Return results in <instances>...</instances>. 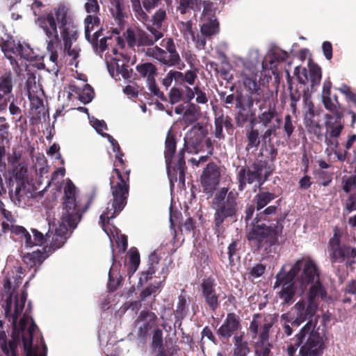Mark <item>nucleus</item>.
Masks as SVG:
<instances>
[{"label":"nucleus","mask_w":356,"mask_h":356,"mask_svg":"<svg viewBox=\"0 0 356 356\" xmlns=\"http://www.w3.org/2000/svg\"><path fill=\"white\" fill-rule=\"evenodd\" d=\"M110 11L118 25V27L113 30L115 35L104 37L99 40V38L102 35V31L98 29L92 34H91V32L95 29V27L98 26L99 18L97 15H88L84 21L85 37L98 54L106 51L105 60L111 76L115 80L127 79L130 78V72L128 67L120 60V57L122 56V53L118 52V49H123L124 46V40L118 36L122 31V26L126 17L124 8L121 1L112 0Z\"/></svg>","instance_id":"1"},{"label":"nucleus","mask_w":356,"mask_h":356,"mask_svg":"<svg viewBox=\"0 0 356 356\" xmlns=\"http://www.w3.org/2000/svg\"><path fill=\"white\" fill-rule=\"evenodd\" d=\"M26 299L25 291L18 296L15 294L13 289L6 300L5 316L13 325V341L10 343L9 348L12 355L15 356L17 343L22 340L26 356H47V346L30 315L31 303L26 306Z\"/></svg>","instance_id":"2"},{"label":"nucleus","mask_w":356,"mask_h":356,"mask_svg":"<svg viewBox=\"0 0 356 356\" xmlns=\"http://www.w3.org/2000/svg\"><path fill=\"white\" fill-rule=\"evenodd\" d=\"M303 270L298 275L297 280L301 286V290L305 291L309 287L306 300L298 301L294 305L296 315L291 314L293 326L298 327L307 318L313 316L317 309V298L322 300L326 298L327 292L320 280V269L316 262L310 260L302 261Z\"/></svg>","instance_id":"3"},{"label":"nucleus","mask_w":356,"mask_h":356,"mask_svg":"<svg viewBox=\"0 0 356 356\" xmlns=\"http://www.w3.org/2000/svg\"><path fill=\"white\" fill-rule=\"evenodd\" d=\"M114 175L110 179L111 190L113 200L108 203L106 211L100 216L102 227L107 234L111 245L115 242L123 252L127 248V238L124 234L120 233V230L110 223V220L122 211L127 204L129 194V172L123 176L117 168L113 169Z\"/></svg>","instance_id":"4"},{"label":"nucleus","mask_w":356,"mask_h":356,"mask_svg":"<svg viewBox=\"0 0 356 356\" xmlns=\"http://www.w3.org/2000/svg\"><path fill=\"white\" fill-rule=\"evenodd\" d=\"M63 214L58 224H50L47 237L52 236V248L56 250L62 247L70 236L81 218L84 210L77 200L78 189L70 179H66L63 188Z\"/></svg>","instance_id":"5"},{"label":"nucleus","mask_w":356,"mask_h":356,"mask_svg":"<svg viewBox=\"0 0 356 356\" xmlns=\"http://www.w3.org/2000/svg\"><path fill=\"white\" fill-rule=\"evenodd\" d=\"M316 323L309 321L296 335L297 343L287 348L289 356H295L297 348L300 347L298 356H318L324 348L323 338L315 330Z\"/></svg>","instance_id":"6"},{"label":"nucleus","mask_w":356,"mask_h":356,"mask_svg":"<svg viewBox=\"0 0 356 356\" xmlns=\"http://www.w3.org/2000/svg\"><path fill=\"white\" fill-rule=\"evenodd\" d=\"M276 211L277 207L272 205L256 216L250 225V230L247 236L249 241H257L259 247H263L265 245L270 246L277 243L278 236L282 229V226L278 224L267 226L262 222L266 220L263 218L264 216L274 214Z\"/></svg>","instance_id":"7"},{"label":"nucleus","mask_w":356,"mask_h":356,"mask_svg":"<svg viewBox=\"0 0 356 356\" xmlns=\"http://www.w3.org/2000/svg\"><path fill=\"white\" fill-rule=\"evenodd\" d=\"M60 13H66L70 18L73 15L68 6L60 3L49 13L40 16L35 19V24L42 30L46 35L47 49L48 52L57 51L56 44L58 41V31L61 35V28L58 23Z\"/></svg>","instance_id":"8"},{"label":"nucleus","mask_w":356,"mask_h":356,"mask_svg":"<svg viewBox=\"0 0 356 356\" xmlns=\"http://www.w3.org/2000/svg\"><path fill=\"white\" fill-rule=\"evenodd\" d=\"M307 260L316 262L311 257H302L295 262L288 272H286L285 270L286 265H284L277 274L274 286L275 288L282 285V289L278 292V296L284 303L288 304L291 302L295 294L294 285L301 289V286L299 284L297 277L300 275L303 270L302 261Z\"/></svg>","instance_id":"9"},{"label":"nucleus","mask_w":356,"mask_h":356,"mask_svg":"<svg viewBox=\"0 0 356 356\" xmlns=\"http://www.w3.org/2000/svg\"><path fill=\"white\" fill-rule=\"evenodd\" d=\"M259 53L257 49L250 50L245 59L238 57L234 60L236 71L240 74L244 86L251 94H259L260 85L257 80Z\"/></svg>","instance_id":"10"},{"label":"nucleus","mask_w":356,"mask_h":356,"mask_svg":"<svg viewBox=\"0 0 356 356\" xmlns=\"http://www.w3.org/2000/svg\"><path fill=\"white\" fill-rule=\"evenodd\" d=\"M58 23L61 29V38L63 41L64 51L70 58L69 64L77 67L80 49L77 46L72 47L78 38V29L74 24V18H70L66 13L58 15Z\"/></svg>","instance_id":"11"},{"label":"nucleus","mask_w":356,"mask_h":356,"mask_svg":"<svg viewBox=\"0 0 356 356\" xmlns=\"http://www.w3.org/2000/svg\"><path fill=\"white\" fill-rule=\"evenodd\" d=\"M227 188H222L218 191L213 199L215 212V226L219 229L225 220L233 218L237 212V196L235 192L227 193Z\"/></svg>","instance_id":"12"},{"label":"nucleus","mask_w":356,"mask_h":356,"mask_svg":"<svg viewBox=\"0 0 356 356\" xmlns=\"http://www.w3.org/2000/svg\"><path fill=\"white\" fill-rule=\"evenodd\" d=\"M272 323L268 321L261 314H255L250 325V331L252 334V339L259 338L254 343L255 356H269L271 344L268 341L269 330Z\"/></svg>","instance_id":"13"},{"label":"nucleus","mask_w":356,"mask_h":356,"mask_svg":"<svg viewBox=\"0 0 356 356\" xmlns=\"http://www.w3.org/2000/svg\"><path fill=\"white\" fill-rule=\"evenodd\" d=\"M325 142L326 145L334 151L339 161H344L347 158L348 151L345 150L341 152L337 150L339 147L338 138L343 129V124L342 122L338 121L337 118L334 120L332 115L326 114L325 115Z\"/></svg>","instance_id":"14"},{"label":"nucleus","mask_w":356,"mask_h":356,"mask_svg":"<svg viewBox=\"0 0 356 356\" xmlns=\"http://www.w3.org/2000/svg\"><path fill=\"white\" fill-rule=\"evenodd\" d=\"M161 44L166 49V51L155 46L148 48L147 50V54L168 66H174L179 64L180 58L179 54L176 51L175 45L172 39H163L161 41Z\"/></svg>","instance_id":"15"},{"label":"nucleus","mask_w":356,"mask_h":356,"mask_svg":"<svg viewBox=\"0 0 356 356\" xmlns=\"http://www.w3.org/2000/svg\"><path fill=\"white\" fill-rule=\"evenodd\" d=\"M148 30L150 34L137 28H128L124 35L129 45H152L163 36V33L154 27H149Z\"/></svg>","instance_id":"16"},{"label":"nucleus","mask_w":356,"mask_h":356,"mask_svg":"<svg viewBox=\"0 0 356 356\" xmlns=\"http://www.w3.org/2000/svg\"><path fill=\"white\" fill-rule=\"evenodd\" d=\"M328 252L332 262H350L356 256V249L350 246L341 245L340 236L335 232L329 242Z\"/></svg>","instance_id":"17"},{"label":"nucleus","mask_w":356,"mask_h":356,"mask_svg":"<svg viewBox=\"0 0 356 356\" xmlns=\"http://www.w3.org/2000/svg\"><path fill=\"white\" fill-rule=\"evenodd\" d=\"M36 191L33 186L24 180L19 181L11 195V200L15 205L25 207L32 204V200L35 197Z\"/></svg>","instance_id":"18"},{"label":"nucleus","mask_w":356,"mask_h":356,"mask_svg":"<svg viewBox=\"0 0 356 356\" xmlns=\"http://www.w3.org/2000/svg\"><path fill=\"white\" fill-rule=\"evenodd\" d=\"M157 317L156 314L149 311L140 312L136 321L137 336L140 340H144L156 326Z\"/></svg>","instance_id":"19"},{"label":"nucleus","mask_w":356,"mask_h":356,"mask_svg":"<svg viewBox=\"0 0 356 356\" xmlns=\"http://www.w3.org/2000/svg\"><path fill=\"white\" fill-rule=\"evenodd\" d=\"M208 131L206 127L197 124L188 131L184 138V149L188 153H197L200 143L206 137Z\"/></svg>","instance_id":"20"},{"label":"nucleus","mask_w":356,"mask_h":356,"mask_svg":"<svg viewBox=\"0 0 356 356\" xmlns=\"http://www.w3.org/2000/svg\"><path fill=\"white\" fill-rule=\"evenodd\" d=\"M220 171L214 163H210L201 175V184L206 193H212L219 184Z\"/></svg>","instance_id":"21"},{"label":"nucleus","mask_w":356,"mask_h":356,"mask_svg":"<svg viewBox=\"0 0 356 356\" xmlns=\"http://www.w3.org/2000/svg\"><path fill=\"white\" fill-rule=\"evenodd\" d=\"M12 232L19 236V238L24 243L25 248H32L33 246H40L44 241V236L41 232L36 229H33V236L29 232L22 226H13Z\"/></svg>","instance_id":"22"},{"label":"nucleus","mask_w":356,"mask_h":356,"mask_svg":"<svg viewBox=\"0 0 356 356\" xmlns=\"http://www.w3.org/2000/svg\"><path fill=\"white\" fill-rule=\"evenodd\" d=\"M90 123L95 131L102 136L108 139L113 152L116 153L115 158L120 164L123 163V154L120 152V147L118 143L111 135L104 133L107 129V125L104 120H99L95 118H90Z\"/></svg>","instance_id":"23"},{"label":"nucleus","mask_w":356,"mask_h":356,"mask_svg":"<svg viewBox=\"0 0 356 356\" xmlns=\"http://www.w3.org/2000/svg\"><path fill=\"white\" fill-rule=\"evenodd\" d=\"M90 123L95 131L102 136L108 139L113 152L116 153L115 158L120 164L123 163V154L120 152V147L118 143L111 135L104 133L107 129V125L104 120H99L95 118H90Z\"/></svg>","instance_id":"24"},{"label":"nucleus","mask_w":356,"mask_h":356,"mask_svg":"<svg viewBox=\"0 0 356 356\" xmlns=\"http://www.w3.org/2000/svg\"><path fill=\"white\" fill-rule=\"evenodd\" d=\"M241 325L238 318L234 313H229L222 324L219 327L217 333L223 339H229L232 335L238 334L236 332L241 330Z\"/></svg>","instance_id":"25"},{"label":"nucleus","mask_w":356,"mask_h":356,"mask_svg":"<svg viewBox=\"0 0 356 356\" xmlns=\"http://www.w3.org/2000/svg\"><path fill=\"white\" fill-rule=\"evenodd\" d=\"M261 171V168L257 165H254L252 168L248 169L245 168H240L237 174L238 190L243 191L246 184H252L254 181H259Z\"/></svg>","instance_id":"26"},{"label":"nucleus","mask_w":356,"mask_h":356,"mask_svg":"<svg viewBox=\"0 0 356 356\" xmlns=\"http://www.w3.org/2000/svg\"><path fill=\"white\" fill-rule=\"evenodd\" d=\"M215 286V280L211 277L204 279L201 284L202 295L212 311H215L219 306L218 296L216 292Z\"/></svg>","instance_id":"27"},{"label":"nucleus","mask_w":356,"mask_h":356,"mask_svg":"<svg viewBox=\"0 0 356 356\" xmlns=\"http://www.w3.org/2000/svg\"><path fill=\"white\" fill-rule=\"evenodd\" d=\"M259 121L263 126L267 127L277 115L275 104L270 99H264L259 106Z\"/></svg>","instance_id":"28"},{"label":"nucleus","mask_w":356,"mask_h":356,"mask_svg":"<svg viewBox=\"0 0 356 356\" xmlns=\"http://www.w3.org/2000/svg\"><path fill=\"white\" fill-rule=\"evenodd\" d=\"M138 72L143 77H147L150 91L156 96H160L159 89L154 83V76L156 75V67L149 63H145L136 67Z\"/></svg>","instance_id":"29"},{"label":"nucleus","mask_w":356,"mask_h":356,"mask_svg":"<svg viewBox=\"0 0 356 356\" xmlns=\"http://www.w3.org/2000/svg\"><path fill=\"white\" fill-rule=\"evenodd\" d=\"M176 150V141L175 137L171 134L170 130L168 131V133L166 136L165 143V163L167 166V172L168 176L170 180V182L172 183L174 180H176V176L172 175L170 162L172 159V156Z\"/></svg>","instance_id":"30"},{"label":"nucleus","mask_w":356,"mask_h":356,"mask_svg":"<svg viewBox=\"0 0 356 356\" xmlns=\"http://www.w3.org/2000/svg\"><path fill=\"white\" fill-rule=\"evenodd\" d=\"M72 92L77 95V98L83 104L90 102L94 98L95 93L92 88L88 83L83 82L82 86L72 85Z\"/></svg>","instance_id":"31"},{"label":"nucleus","mask_w":356,"mask_h":356,"mask_svg":"<svg viewBox=\"0 0 356 356\" xmlns=\"http://www.w3.org/2000/svg\"><path fill=\"white\" fill-rule=\"evenodd\" d=\"M15 41L6 31L3 26L0 27V47L6 57L12 63V55H10V50L15 47Z\"/></svg>","instance_id":"32"},{"label":"nucleus","mask_w":356,"mask_h":356,"mask_svg":"<svg viewBox=\"0 0 356 356\" xmlns=\"http://www.w3.org/2000/svg\"><path fill=\"white\" fill-rule=\"evenodd\" d=\"M177 28L188 42H195L197 29L191 20L179 21L177 23Z\"/></svg>","instance_id":"33"},{"label":"nucleus","mask_w":356,"mask_h":356,"mask_svg":"<svg viewBox=\"0 0 356 356\" xmlns=\"http://www.w3.org/2000/svg\"><path fill=\"white\" fill-rule=\"evenodd\" d=\"M204 20L207 21L201 26V33L205 36H211L219 31V24L215 17H207L205 8L203 10Z\"/></svg>","instance_id":"34"},{"label":"nucleus","mask_w":356,"mask_h":356,"mask_svg":"<svg viewBox=\"0 0 356 356\" xmlns=\"http://www.w3.org/2000/svg\"><path fill=\"white\" fill-rule=\"evenodd\" d=\"M149 261L148 270L147 271L142 272L139 277L138 284L141 286L146 283L158 269L157 266L159 264V256L156 252H152L149 255Z\"/></svg>","instance_id":"35"},{"label":"nucleus","mask_w":356,"mask_h":356,"mask_svg":"<svg viewBox=\"0 0 356 356\" xmlns=\"http://www.w3.org/2000/svg\"><path fill=\"white\" fill-rule=\"evenodd\" d=\"M184 148L180 150L177 156V163L175 166L172 165V161L170 162L171 172L172 176L177 177V172L179 174V180L183 184H184L185 181V159H184ZM174 180L171 184L174 181Z\"/></svg>","instance_id":"36"},{"label":"nucleus","mask_w":356,"mask_h":356,"mask_svg":"<svg viewBox=\"0 0 356 356\" xmlns=\"http://www.w3.org/2000/svg\"><path fill=\"white\" fill-rule=\"evenodd\" d=\"M12 79L10 74H5L0 78V110L6 108L7 102L4 99L6 95L12 91Z\"/></svg>","instance_id":"37"},{"label":"nucleus","mask_w":356,"mask_h":356,"mask_svg":"<svg viewBox=\"0 0 356 356\" xmlns=\"http://www.w3.org/2000/svg\"><path fill=\"white\" fill-rule=\"evenodd\" d=\"M47 257L44 252L38 248L32 252L26 253L23 257V260L26 265L33 268L40 266Z\"/></svg>","instance_id":"38"},{"label":"nucleus","mask_w":356,"mask_h":356,"mask_svg":"<svg viewBox=\"0 0 356 356\" xmlns=\"http://www.w3.org/2000/svg\"><path fill=\"white\" fill-rule=\"evenodd\" d=\"M12 54H18L22 58L27 60H33L36 56L33 52V50L28 44H22L19 42L17 43L15 42V47L10 50V55Z\"/></svg>","instance_id":"39"},{"label":"nucleus","mask_w":356,"mask_h":356,"mask_svg":"<svg viewBox=\"0 0 356 356\" xmlns=\"http://www.w3.org/2000/svg\"><path fill=\"white\" fill-rule=\"evenodd\" d=\"M162 338L163 333L162 331L159 329H156L153 333L152 338V348L154 350L159 351V356H172L175 352V349L170 350H161L162 347Z\"/></svg>","instance_id":"40"},{"label":"nucleus","mask_w":356,"mask_h":356,"mask_svg":"<svg viewBox=\"0 0 356 356\" xmlns=\"http://www.w3.org/2000/svg\"><path fill=\"white\" fill-rule=\"evenodd\" d=\"M234 356H247L250 353L248 343L243 341V334H235L234 337Z\"/></svg>","instance_id":"41"},{"label":"nucleus","mask_w":356,"mask_h":356,"mask_svg":"<svg viewBox=\"0 0 356 356\" xmlns=\"http://www.w3.org/2000/svg\"><path fill=\"white\" fill-rule=\"evenodd\" d=\"M232 124L229 121V119L226 117L225 118L223 115L218 117L215 119V131L214 135L215 137L219 140L224 138V134L222 132L223 127L226 129H229L232 127Z\"/></svg>","instance_id":"42"},{"label":"nucleus","mask_w":356,"mask_h":356,"mask_svg":"<svg viewBox=\"0 0 356 356\" xmlns=\"http://www.w3.org/2000/svg\"><path fill=\"white\" fill-rule=\"evenodd\" d=\"M129 260L128 264V275L129 278L137 270L140 264V254L136 248H131L129 252Z\"/></svg>","instance_id":"43"},{"label":"nucleus","mask_w":356,"mask_h":356,"mask_svg":"<svg viewBox=\"0 0 356 356\" xmlns=\"http://www.w3.org/2000/svg\"><path fill=\"white\" fill-rule=\"evenodd\" d=\"M275 198V195L270 192H259L254 197L257 210L259 211Z\"/></svg>","instance_id":"44"},{"label":"nucleus","mask_w":356,"mask_h":356,"mask_svg":"<svg viewBox=\"0 0 356 356\" xmlns=\"http://www.w3.org/2000/svg\"><path fill=\"white\" fill-rule=\"evenodd\" d=\"M324 106L327 110H329L334 113V116L332 115L334 119H337L338 121H341V114L337 111V100L335 98L332 100L330 96L321 97Z\"/></svg>","instance_id":"45"},{"label":"nucleus","mask_w":356,"mask_h":356,"mask_svg":"<svg viewBox=\"0 0 356 356\" xmlns=\"http://www.w3.org/2000/svg\"><path fill=\"white\" fill-rule=\"evenodd\" d=\"M197 106L193 104H190L186 106V111H184L182 118L186 125H188L197 120Z\"/></svg>","instance_id":"46"},{"label":"nucleus","mask_w":356,"mask_h":356,"mask_svg":"<svg viewBox=\"0 0 356 356\" xmlns=\"http://www.w3.org/2000/svg\"><path fill=\"white\" fill-rule=\"evenodd\" d=\"M321 69L319 66L312 64L309 67V81L312 87L318 85L321 79Z\"/></svg>","instance_id":"47"},{"label":"nucleus","mask_w":356,"mask_h":356,"mask_svg":"<svg viewBox=\"0 0 356 356\" xmlns=\"http://www.w3.org/2000/svg\"><path fill=\"white\" fill-rule=\"evenodd\" d=\"M167 19V13L164 8L158 9L152 16L151 22L152 25L156 29H161L163 23Z\"/></svg>","instance_id":"48"},{"label":"nucleus","mask_w":356,"mask_h":356,"mask_svg":"<svg viewBox=\"0 0 356 356\" xmlns=\"http://www.w3.org/2000/svg\"><path fill=\"white\" fill-rule=\"evenodd\" d=\"M280 324L284 330V332L286 336H290L293 333L291 325H293V320L291 318V313L287 312L282 314L280 316Z\"/></svg>","instance_id":"49"},{"label":"nucleus","mask_w":356,"mask_h":356,"mask_svg":"<svg viewBox=\"0 0 356 356\" xmlns=\"http://www.w3.org/2000/svg\"><path fill=\"white\" fill-rule=\"evenodd\" d=\"M181 76V72L172 70H170L163 79L162 83L167 90L172 85L173 81L176 83H180Z\"/></svg>","instance_id":"50"},{"label":"nucleus","mask_w":356,"mask_h":356,"mask_svg":"<svg viewBox=\"0 0 356 356\" xmlns=\"http://www.w3.org/2000/svg\"><path fill=\"white\" fill-rule=\"evenodd\" d=\"M135 17L141 22H145L148 19L147 15L144 12L141 6L140 0H130Z\"/></svg>","instance_id":"51"},{"label":"nucleus","mask_w":356,"mask_h":356,"mask_svg":"<svg viewBox=\"0 0 356 356\" xmlns=\"http://www.w3.org/2000/svg\"><path fill=\"white\" fill-rule=\"evenodd\" d=\"M197 80V74L195 70H187L185 73L181 72L180 83H185L188 86H193Z\"/></svg>","instance_id":"52"},{"label":"nucleus","mask_w":356,"mask_h":356,"mask_svg":"<svg viewBox=\"0 0 356 356\" xmlns=\"http://www.w3.org/2000/svg\"><path fill=\"white\" fill-rule=\"evenodd\" d=\"M294 74L300 83L306 84L309 81V70H307L305 67H296Z\"/></svg>","instance_id":"53"},{"label":"nucleus","mask_w":356,"mask_h":356,"mask_svg":"<svg viewBox=\"0 0 356 356\" xmlns=\"http://www.w3.org/2000/svg\"><path fill=\"white\" fill-rule=\"evenodd\" d=\"M343 191L349 194H356V175L347 178L343 185Z\"/></svg>","instance_id":"54"},{"label":"nucleus","mask_w":356,"mask_h":356,"mask_svg":"<svg viewBox=\"0 0 356 356\" xmlns=\"http://www.w3.org/2000/svg\"><path fill=\"white\" fill-rule=\"evenodd\" d=\"M248 144L247 149L257 148L259 144V133L257 130L252 129L248 134Z\"/></svg>","instance_id":"55"},{"label":"nucleus","mask_w":356,"mask_h":356,"mask_svg":"<svg viewBox=\"0 0 356 356\" xmlns=\"http://www.w3.org/2000/svg\"><path fill=\"white\" fill-rule=\"evenodd\" d=\"M184 97L182 90L177 87H172L169 92V101L170 104H175L179 102Z\"/></svg>","instance_id":"56"},{"label":"nucleus","mask_w":356,"mask_h":356,"mask_svg":"<svg viewBox=\"0 0 356 356\" xmlns=\"http://www.w3.org/2000/svg\"><path fill=\"white\" fill-rule=\"evenodd\" d=\"M266 270V265L263 264H257L253 266L249 271V275L252 279L261 277Z\"/></svg>","instance_id":"57"},{"label":"nucleus","mask_w":356,"mask_h":356,"mask_svg":"<svg viewBox=\"0 0 356 356\" xmlns=\"http://www.w3.org/2000/svg\"><path fill=\"white\" fill-rule=\"evenodd\" d=\"M187 303L184 296H179L176 306V315L179 318H182L186 313Z\"/></svg>","instance_id":"58"},{"label":"nucleus","mask_w":356,"mask_h":356,"mask_svg":"<svg viewBox=\"0 0 356 356\" xmlns=\"http://www.w3.org/2000/svg\"><path fill=\"white\" fill-rule=\"evenodd\" d=\"M307 127L309 134H314L317 138L322 137V129L318 123L311 121L309 124H307Z\"/></svg>","instance_id":"59"},{"label":"nucleus","mask_w":356,"mask_h":356,"mask_svg":"<svg viewBox=\"0 0 356 356\" xmlns=\"http://www.w3.org/2000/svg\"><path fill=\"white\" fill-rule=\"evenodd\" d=\"M85 8L89 15H97L99 10L97 0H88L85 3Z\"/></svg>","instance_id":"60"},{"label":"nucleus","mask_w":356,"mask_h":356,"mask_svg":"<svg viewBox=\"0 0 356 356\" xmlns=\"http://www.w3.org/2000/svg\"><path fill=\"white\" fill-rule=\"evenodd\" d=\"M338 90L356 105V95L351 91V89L348 86L342 84L338 88Z\"/></svg>","instance_id":"61"},{"label":"nucleus","mask_w":356,"mask_h":356,"mask_svg":"<svg viewBox=\"0 0 356 356\" xmlns=\"http://www.w3.org/2000/svg\"><path fill=\"white\" fill-rule=\"evenodd\" d=\"M193 0H179V5L177 10L181 14H186L193 8Z\"/></svg>","instance_id":"62"},{"label":"nucleus","mask_w":356,"mask_h":356,"mask_svg":"<svg viewBox=\"0 0 356 356\" xmlns=\"http://www.w3.org/2000/svg\"><path fill=\"white\" fill-rule=\"evenodd\" d=\"M198 86H195L194 88H191L189 86H184V97L188 102H190L194 99L197 90L199 89Z\"/></svg>","instance_id":"63"},{"label":"nucleus","mask_w":356,"mask_h":356,"mask_svg":"<svg viewBox=\"0 0 356 356\" xmlns=\"http://www.w3.org/2000/svg\"><path fill=\"white\" fill-rule=\"evenodd\" d=\"M161 287V282L157 283L156 285H150L145 288L140 293V298L142 300L146 299L147 297L154 293L157 289Z\"/></svg>","instance_id":"64"}]
</instances>
